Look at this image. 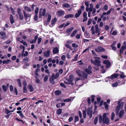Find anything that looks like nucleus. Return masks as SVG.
I'll list each match as a JSON object with an SVG mask.
<instances>
[{
  "instance_id": "obj_64",
  "label": "nucleus",
  "mask_w": 126,
  "mask_h": 126,
  "mask_svg": "<svg viewBox=\"0 0 126 126\" xmlns=\"http://www.w3.org/2000/svg\"><path fill=\"white\" fill-rule=\"evenodd\" d=\"M121 48L123 49V50H125L126 49V45H124L123 46H122Z\"/></svg>"
},
{
  "instance_id": "obj_8",
  "label": "nucleus",
  "mask_w": 126,
  "mask_h": 126,
  "mask_svg": "<svg viewBox=\"0 0 126 126\" xmlns=\"http://www.w3.org/2000/svg\"><path fill=\"white\" fill-rule=\"evenodd\" d=\"M103 63L106 64V67L107 68H108L110 65V63L109 61L108 60H104L103 61Z\"/></svg>"
},
{
  "instance_id": "obj_2",
  "label": "nucleus",
  "mask_w": 126,
  "mask_h": 126,
  "mask_svg": "<svg viewBox=\"0 0 126 126\" xmlns=\"http://www.w3.org/2000/svg\"><path fill=\"white\" fill-rule=\"evenodd\" d=\"M106 113H104L103 115V122L104 123L108 124L109 123V120L108 117H107Z\"/></svg>"
},
{
  "instance_id": "obj_48",
  "label": "nucleus",
  "mask_w": 126,
  "mask_h": 126,
  "mask_svg": "<svg viewBox=\"0 0 126 126\" xmlns=\"http://www.w3.org/2000/svg\"><path fill=\"white\" fill-rule=\"evenodd\" d=\"M108 9V7L107 5H105L103 7V9L107 11Z\"/></svg>"
},
{
  "instance_id": "obj_27",
  "label": "nucleus",
  "mask_w": 126,
  "mask_h": 126,
  "mask_svg": "<svg viewBox=\"0 0 126 126\" xmlns=\"http://www.w3.org/2000/svg\"><path fill=\"white\" fill-rule=\"evenodd\" d=\"M73 27L70 28L66 30V32L67 33H69L71 31H72L73 30Z\"/></svg>"
},
{
  "instance_id": "obj_58",
  "label": "nucleus",
  "mask_w": 126,
  "mask_h": 126,
  "mask_svg": "<svg viewBox=\"0 0 126 126\" xmlns=\"http://www.w3.org/2000/svg\"><path fill=\"white\" fill-rule=\"evenodd\" d=\"M117 32L114 30V31L112 33V35H115L117 34Z\"/></svg>"
},
{
  "instance_id": "obj_10",
  "label": "nucleus",
  "mask_w": 126,
  "mask_h": 126,
  "mask_svg": "<svg viewBox=\"0 0 126 126\" xmlns=\"http://www.w3.org/2000/svg\"><path fill=\"white\" fill-rule=\"evenodd\" d=\"M118 76V75L117 74L115 73L112 75L111 76L108 77V78L109 79H113L117 78Z\"/></svg>"
},
{
  "instance_id": "obj_50",
  "label": "nucleus",
  "mask_w": 126,
  "mask_h": 126,
  "mask_svg": "<svg viewBox=\"0 0 126 126\" xmlns=\"http://www.w3.org/2000/svg\"><path fill=\"white\" fill-rule=\"evenodd\" d=\"M23 92L24 93H27V88L26 86H24L23 88Z\"/></svg>"
},
{
  "instance_id": "obj_57",
  "label": "nucleus",
  "mask_w": 126,
  "mask_h": 126,
  "mask_svg": "<svg viewBox=\"0 0 126 126\" xmlns=\"http://www.w3.org/2000/svg\"><path fill=\"white\" fill-rule=\"evenodd\" d=\"M78 113H79L80 118H82V113H81V111H79Z\"/></svg>"
},
{
  "instance_id": "obj_12",
  "label": "nucleus",
  "mask_w": 126,
  "mask_h": 126,
  "mask_svg": "<svg viewBox=\"0 0 126 126\" xmlns=\"http://www.w3.org/2000/svg\"><path fill=\"white\" fill-rule=\"evenodd\" d=\"M64 11L62 10L58 11H57L58 15L59 16H61L64 14Z\"/></svg>"
},
{
  "instance_id": "obj_55",
  "label": "nucleus",
  "mask_w": 126,
  "mask_h": 126,
  "mask_svg": "<svg viewBox=\"0 0 126 126\" xmlns=\"http://www.w3.org/2000/svg\"><path fill=\"white\" fill-rule=\"evenodd\" d=\"M99 120L100 123H101L102 121H103V119L102 118V117L100 115L99 116Z\"/></svg>"
},
{
  "instance_id": "obj_31",
  "label": "nucleus",
  "mask_w": 126,
  "mask_h": 126,
  "mask_svg": "<svg viewBox=\"0 0 126 126\" xmlns=\"http://www.w3.org/2000/svg\"><path fill=\"white\" fill-rule=\"evenodd\" d=\"M79 80V81L82 82V80L80 79L79 78H76L75 79V83L76 84V82H77Z\"/></svg>"
},
{
  "instance_id": "obj_49",
  "label": "nucleus",
  "mask_w": 126,
  "mask_h": 126,
  "mask_svg": "<svg viewBox=\"0 0 126 126\" xmlns=\"http://www.w3.org/2000/svg\"><path fill=\"white\" fill-rule=\"evenodd\" d=\"M23 60L25 62H26L29 61V59L27 57H26L24 59H23Z\"/></svg>"
},
{
  "instance_id": "obj_25",
  "label": "nucleus",
  "mask_w": 126,
  "mask_h": 126,
  "mask_svg": "<svg viewBox=\"0 0 126 126\" xmlns=\"http://www.w3.org/2000/svg\"><path fill=\"white\" fill-rule=\"evenodd\" d=\"M92 110L91 109H89L87 110V114L89 115L90 114H92Z\"/></svg>"
},
{
  "instance_id": "obj_4",
  "label": "nucleus",
  "mask_w": 126,
  "mask_h": 126,
  "mask_svg": "<svg viewBox=\"0 0 126 126\" xmlns=\"http://www.w3.org/2000/svg\"><path fill=\"white\" fill-rule=\"evenodd\" d=\"M92 67L90 65H88V68H85V71L88 74H91L92 73Z\"/></svg>"
},
{
  "instance_id": "obj_29",
  "label": "nucleus",
  "mask_w": 126,
  "mask_h": 126,
  "mask_svg": "<svg viewBox=\"0 0 126 126\" xmlns=\"http://www.w3.org/2000/svg\"><path fill=\"white\" fill-rule=\"evenodd\" d=\"M77 32V31L76 30H75L74 31L72 32L71 34V37H73L76 34Z\"/></svg>"
},
{
  "instance_id": "obj_42",
  "label": "nucleus",
  "mask_w": 126,
  "mask_h": 126,
  "mask_svg": "<svg viewBox=\"0 0 126 126\" xmlns=\"http://www.w3.org/2000/svg\"><path fill=\"white\" fill-rule=\"evenodd\" d=\"M10 92H13V87L12 85H10Z\"/></svg>"
},
{
  "instance_id": "obj_61",
  "label": "nucleus",
  "mask_w": 126,
  "mask_h": 126,
  "mask_svg": "<svg viewBox=\"0 0 126 126\" xmlns=\"http://www.w3.org/2000/svg\"><path fill=\"white\" fill-rule=\"evenodd\" d=\"M56 106L58 108H59L62 106L61 103H59L56 105Z\"/></svg>"
},
{
  "instance_id": "obj_15",
  "label": "nucleus",
  "mask_w": 126,
  "mask_h": 126,
  "mask_svg": "<svg viewBox=\"0 0 126 126\" xmlns=\"http://www.w3.org/2000/svg\"><path fill=\"white\" fill-rule=\"evenodd\" d=\"M28 89H29L30 92H32L33 91L34 89L31 84H29L28 86Z\"/></svg>"
},
{
  "instance_id": "obj_46",
  "label": "nucleus",
  "mask_w": 126,
  "mask_h": 126,
  "mask_svg": "<svg viewBox=\"0 0 126 126\" xmlns=\"http://www.w3.org/2000/svg\"><path fill=\"white\" fill-rule=\"evenodd\" d=\"M55 93L56 95H58L60 94L61 93V92L60 91H55Z\"/></svg>"
},
{
  "instance_id": "obj_52",
  "label": "nucleus",
  "mask_w": 126,
  "mask_h": 126,
  "mask_svg": "<svg viewBox=\"0 0 126 126\" xmlns=\"http://www.w3.org/2000/svg\"><path fill=\"white\" fill-rule=\"evenodd\" d=\"M48 79V77L47 76H46L44 77V80L45 81H47Z\"/></svg>"
},
{
  "instance_id": "obj_51",
  "label": "nucleus",
  "mask_w": 126,
  "mask_h": 126,
  "mask_svg": "<svg viewBox=\"0 0 126 126\" xmlns=\"http://www.w3.org/2000/svg\"><path fill=\"white\" fill-rule=\"evenodd\" d=\"M61 59L63 61H65V56L64 55H63L61 57Z\"/></svg>"
},
{
  "instance_id": "obj_11",
  "label": "nucleus",
  "mask_w": 126,
  "mask_h": 126,
  "mask_svg": "<svg viewBox=\"0 0 126 126\" xmlns=\"http://www.w3.org/2000/svg\"><path fill=\"white\" fill-rule=\"evenodd\" d=\"M96 51L97 52H99L101 51H103L104 50V49L103 47H98L97 48L95 49Z\"/></svg>"
},
{
  "instance_id": "obj_6",
  "label": "nucleus",
  "mask_w": 126,
  "mask_h": 126,
  "mask_svg": "<svg viewBox=\"0 0 126 126\" xmlns=\"http://www.w3.org/2000/svg\"><path fill=\"white\" fill-rule=\"evenodd\" d=\"M38 8L37 7L35 9V15L34 17V19L35 20H36L38 18L37 14L38 11Z\"/></svg>"
},
{
  "instance_id": "obj_26",
  "label": "nucleus",
  "mask_w": 126,
  "mask_h": 126,
  "mask_svg": "<svg viewBox=\"0 0 126 126\" xmlns=\"http://www.w3.org/2000/svg\"><path fill=\"white\" fill-rule=\"evenodd\" d=\"M90 8H89L90 9V11L92 12L93 10V8L94 7V5L92 4H90Z\"/></svg>"
},
{
  "instance_id": "obj_21",
  "label": "nucleus",
  "mask_w": 126,
  "mask_h": 126,
  "mask_svg": "<svg viewBox=\"0 0 126 126\" xmlns=\"http://www.w3.org/2000/svg\"><path fill=\"white\" fill-rule=\"evenodd\" d=\"M74 15L72 14H68L65 15L64 17L65 18H68L69 17H73Z\"/></svg>"
},
{
  "instance_id": "obj_40",
  "label": "nucleus",
  "mask_w": 126,
  "mask_h": 126,
  "mask_svg": "<svg viewBox=\"0 0 126 126\" xmlns=\"http://www.w3.org/2000/svg\"><path fill=\"white\" fill-rule=\"evenodd\" d=\"M56 20L55 18L52 19L51 21V24L52 25L54 24L56 22Z\"/></svg>"
},
{
  "instance_id": "obj_37",
  "label": "nucleus",
  "mask_w": 126,
  "mask_h": 126,
  "mask_svg": "<svg viewBox=\"0 0 126 126\" xmlns=\"http://www.w3.org/2000/svg\"><path fill=\"white\" fill-rule=\"evenodd\" d=\"M75 122L78 121L79 120V117L78 116H75Z\"/></svg>"
},
{
  "instance_id": "obj_7",
  "label": "nucleus",
  "mask_w": 126,
  "mask_h": 126,
  "mask_svg": "<svg viewBox=\"0 0 126 126\" xmlns=\"http://www.w3.org/2000/svg\"><path fill=\"white\" fill-rule=\"evenodd\" d=\"M18 14L19 15V18L20 19L22 20L23 18V16L21 12V10L20 8H18Z\"/></svg>"
},
{
  "instance_id": "obj_33",
  "label": "nucleus",
  "mask_w": 126,
  "mask_h": 126,
  "mask_svg": "<svg viewBox=\"0 0 126 126\" xmlns=\"http://www.w3.org/2000/svg\"><path fill=\"white\" fill-rule=\"evenodd\" d=\"M17 81L18 83V84L19 85V87H21L22 86V85L20 79H17Z\"/></svg>"
},
{
  "instance_id": "obj_59",
  "label": "nucleus",
  "mask_w": 126,
  "mask_h": 126,
  "mask_svg": "<svg viewBox=\"0 0 126 126\" xmlns=\"http://www.w3.org/2000/svg\"><path fill=\"white\" fill-rule=\"evenodd\" d=\"M21 42L24 45H25L26 46H27V44L25 41H21Z\"/></svg>"
},
{
  "instance_id": "obj_38",
  "label": "nucleus",
  "mask_w": 126,
  "mask_h": 126,
  "mask_svg": "<svg viewBox=\"0 0 126 126\" xmlns=\"http://www.w3.org/2000/svg\"><path fill=\"white\" fill-rule=\"evenodd\" d=\"M115 115L114 113V112H113L112 113L111 116V119L112 120L114 119V118L115 116Z\"/></svg>"
},
{
  "instance_id": "obj_34",
  "label": "nucleus",
  "mask_w": 126,
  "mask_h": 126,
  "mask_svg": "<svg viewBox=\"0 0 126 126\" xmlns=\"http://www.w3.org/2000/svg\"><path fill=\"white\" fill-rule=\"evenodd\" d=\"M67 80L68 82V84H70L72 85H73V83L72 82V81H73L71 80V79H67Z\"/></svg>"
},
{
  "instance_id": "obj_28",
  "label": "nucleus",
  "mask_w": 126,
  "mask_h": 126,
  "mask_svg": "<svg viewBox=\"0 0 126 126\" xmlns=\"http://www.w3.org/2000/svg\"><path fill=\"white\" fill-rule=\"evenodd\" d=\"M62 112L61 109H59L57 111V113L58 115H60Z\"/></svg>"
},
{
  "instance_id": "obj_56",
  "label": "nucleus",
  "mask_w": 126,
  "mask_h": 126,
  "mask_svg": "<svg viewBox=\"0 0 126 126\" xmlns=\"http://www.w3.org/2000/svg\"><path fill=\"white\" fill-rule=\"evenodd\" d=\"M72 46L74 47H78V45L75 43H73L72 44Z\"/></svg>"
},
{
  "instance_id": "obj_17",
  "label": "nucleus",
  "mask_w": 126,
  "mask_h": 126,
  "mask_svg": "<svg viewBox=\"0 0 126 126\" xmlns=\"http://www.w3.org/2000/svg\"><path fill=\"white\" fill-rule=\"evenodd\" d=\"M124 114V111L123 110H121L119 113V116L120 118H121Z\"/></svg>"
},
{
  "instance_id": "obj_41",
  "label": "nucleus",
  "mask_w": 126,
  "mask_h": 126,
  "mask_svg": "<svg viewBox=\"0 0 126 126\" xmlns=\"http://www.w3.org/2000/svg\"><path fill=\"white\" fill-rule=\"evenodd\" d=\"M98 120V117H95V119L94 120V124L95 125H96L97 124Z\"/></svg>"
},
{
  "instance_id": "obj_3",
  "label": "nucleus",
  "mask_w": 126,
  "mask_h": 126,
  "mask_svg": "<svg viewBox=\"0 0 126 126\" xmlns=\"http://www.w3.org/2000/svg\"><path fill=\"white\" fill-rule=\"evenodd\" d=\"M46 12V9H43L42 8H41L39 11V17H41L42 16H44L45 15Z\"/></svg>"
},
{
  "instance_id": "obj_44",
  "label": "nucleus",
  "mask_w": 126,
  "mask_h": 126,
  "mask_svg": "<svg viewBox=\"0 0 126 126\" xmlns=\"http://www.w3.org/2000/svg\"><path fill=\"white\" fill-rule=\"evenodd\" d=\"M104 105L105 106V107L106 109H107L108 108L109 106L107 104V103L106 102H105L104 103Z\"/></svg>"
},
{
  "instance_id": "obj_23",
  "label": "nucleus",
  "mask_w": 126,
  "mask_h": 126,
  "mask_svg": "<svg viewBox=\"0 0 126 126\" xmlns=\"http://www.w3.org/2000/svg\"><path fill=\"white\" fill-rule=\"evenodd\" d=\"M83 71H81L80 70H78L76 71V72L77 74L79 76H82V72Z\"/></svg>"
},
{
  "instance_id": "obj_39",
  "label": "nucleus",
  "mask_w": 126,
  "mask_h": 126,
  "mask_svg": "<svg viewBox=\"0 0 126 126\" xmlns=\"http://www.w3.org/2000/svg\"><path fill=\"white\" fill-rule=\"evenodd\" d=\"M83 118H85L86 116V111L85 110H84L83 111Z\"/></svg>"
},
{
  "instance_id": "obj_24",
  "label": "nucleus",
  "mask_w": 126,
  "mask_h": 126,
  "mask_svg": "<svg viewBox=\"0 0 126 126\" xmlns=\"http://www.w3.org/2000/svg\"><path fill=\"white\" fill-rule=\"evenodd\" d=\"M63 6L64 7L69 8L70 7V5L67 3H65L63 4Z\"/></svg>"
},
{
  "instance_id": "obj_60",
  "label": "nucleus",
  "mask_w": 126,
  "mask_h": 126,
  "mask_svg": "<svg viewBox=\"0 0 126 126\" xmlns=\"http://www.w3.org/2000/svg\"><path fill=\"white\" fill-rule=\"evenodd\" d=\"M118 85V83L117 82H115L114 83L112 84V86L114 87H117Z\"/></svg>"
},
{
  "instance_id": "obj_30",
  "label": "nucleus",
  "mask_w": 126,
  "mask_h": 126,
  "mask_svg": "<svg viewBox=\"0 0 126 126\" xmlns=\"http://www.w3.org/2000/svg\"><path fill=\"white\" fill-rule=\"evenodd\" d=\"M2 87L3 91L4 92H6L7 91V89L6 86L3 85L2 86Z\"/></svg>"
},
{
  "instance_id": "obj_5",
  "label": "nucleus",
  "mask_w": 126,
  "mask_h": 126,
  "mask_svg": "<svg viewBox=\"0 0 126 126\" xmlns=\"http://www.w3.org/2000/svg\"><path fill=\"white\" fill-rule=\"evenodd\" d=\"M57 79L55 76V74H53L50 77L49 79L50 82L53 84H54L55 83V82L54 80Z\"/></svg>"
},
{
  "instance_id": "obj_9",
  "label": "nucleus",
  "mask_w": 126,
  "mask_h": 126,
  "mask_svg": "<svg viewBox=\"0 0 126 126\" xmlns=\"http://www.w3.org/2000/svg\"><path fill=\"white\" fill-rule=\"evenodd\" d=\"M50 51L49 50L45 51L43 53L44 56L46 57H49L50 55Z\"/></svg>"
},
{
  "instance_id": "obj_36",
  "label": "nucleus",
  "mask_w": 126,
  "mask_h": 126,
  "mask_svg": "<svg viewBox=\"0 0 126 126\" xmlns=\"http://www.w3.org/2000/svg\"><path fill=\"white\" fill-rule=\"evenodd\" d=\"M10 61V60H7L6 61L5 60H4L2 62V63L3 64H7Z\"/></svg>"
},
{
  "instance_id": "obj_1",
  "label": "nucleus",
  "mask_w": 126,
  "mask_h": 126,
  "mask_svg": "<svg viewBox=\"0 0 126 126\" xmlns=\"http://www.w3.org/2000/svg\"><path fill=\"white\" fill-rule=\"evenodd\" d=\"M118 105L116 106V115L118 114L119 111L120 109H122L124 106V102H122L121 103L120 101H119L118 102Z\"/></svg>"
},
{
  "instance_id": "obj_45",
  "label": "nucleus",
  "mask_w": 126,
  "mask_h": 126,
  "mask_svg": "<svg viewBox=\"0 0 126 126\" xmlns=\"http://www.w3.org/2000/svg\"><path fill=\"white\" fill-rule=\"evenodd\" d=\"M14 93H15L16 94V95H17L18 94V92L17 89L16 87H15L14 89Z\"/></svg>"
},
{
  "instance_id": "obj_19",
  "label": "nucleus",
  "mask_w": 126,
  "mask_h": 126,
  "mask_svg": "<svg viewBox=\"0 0 126 126\" xmlns=\"http://www.w3.org/2000/svg\"><path fill=\"white\" fill-rule=\"evenodd\" d=\"M88 76L87 74L84 72L83 71L82 72V76L84 78H87Z\"/></svg>"
},
{
  "instance_id": "obj_63",
  "label": "nucleus",
  "mask_w": 126,
  "mask_h": 126,
  "mask_svg": "<svg viewBox=\"0 0 126 126\" xmlns=\"http://www.w3.org/2000/svg\"><path fill=\"white\" fill-rule=\"evenodd\" d=\"M69 79L73 81L74 78L72 75H70L69 76Z\"/></svg>"
},
{
  "instance_id": "obj_16",
  "label": "nucleus",
  "mask_w": 126,
  "mask_h": 126,
  "mask_svg": "<svg viewBox=\"0 0 126 126\" xmlns=\"http://www.w3.org/2000/svg\"><path fill=\"white\" fill-rule=\"evenodd\" d=\"M23 14L26 20H27L28 17H30V15L29 14H26L24 11L23 12Z\"/></svg>"
},
{
  "instance_id": "obj_32",
  "label": "nucleus",
  "mask_w": 126,
  "mask_h": 126,
  "mask_svg": "<svg viewBox=\"0 0 126 126\" xmlns=\"http://www.w3.org/2000/svg\"><path fill=\"white\" fill-rule=\"evenodd\" d=\"M24 9L29 12H31V9L27 6H25Z\"/></svg>"
},
{
  "instance_id": "obj_53",
  "label": "nucleus",
  "mask_w": 126,
  "mask_h": 126,
  "mask_svg": "<svg viewBox=\"0 0 126 126\" xmlns=\"http://www.w3.org/2000/svg\"><path fill=\"white\" fill-rule=\"evenodd\" d=\"M91 21H92L91 19L90 18V19H89L88 20V22L87 25H90L91 23Z\"/></svg>"
},
{
  "instance_id": "obj_43",
  "label": "nucleus",
  "mask_w": 126,
  "mask_h": 126,
  "mask_svg": "<svg viewBox=\"0 0 126 126\" xmlns=\"http://www.w3.org/2000/svg\"><path fill=\"white\" fill-rule=\"evenodd\" d=\"M6 33L5 32H0V35L1 36L5 35Z\"/></svg>"
},
{
  "instance_id": "obj_18",
  "label": "nucleus",
  "mask_w": 126,
  "mask_h": 126,
  "mask_svg": "<svg viewBox=\"0 0 126 126\" xmlns=\"http://www.w3.org/2000/svg\"><path fill=\"white\" fill-rule=\"evenodd\" d=\"M95 32L98 33L100 31V30L98 28L97 25H96L95 26Z\"/></svg>"
},
{
  "instance_id": "obj_13",
  "label": "nucleus",
  "mask_w": 126,
  "mask_h": 126,
  "mask_svg": "<svg viewBox=\"0 0 126 126\" xmlns=\"http://www.w3.org/2000/svg\"><path fill=\"white\" fill-rule=\"evenodd\" d=\"M82 11L81 10H79L78 11L77 13L75 15V16L76 18H78V17L81 14Z\"/></svg>"
},
{
  "instance_id": "obj_47",
  "label": "nucleus",
  "mask_w": 126,
  "mask_h": 126,
  "mask_svg": "<svg viewBox=\"0 0 126 126\" xmlns=\"http://www.w3.org/2000/svg\"><path fill=\"white\" fill-rule=\"evenodd\" d=\"M51 16L50 15H49L48 16L47 21L48 22H49L50 21L51 19Z\"/></svg>"
},
{
  "instance_id": "obj_22",
  "label": "nucleus",
  "mask_w": 126,
  "mask_h": 126,
  "mask_svg": "<svg viewBox=\"0 0 126 126\" xmlns=\"http://www.w3.org/2000/svg\"><path fill=\"white\" fill-rule=\"evenodd\" d=\"M10 22L12 24L14 23V20L13 16L12 15H10Z\"/></svg>"
},
{
  "instance_id": "obj_54",
  "label": "nucleus",
  "mask_w": 126,
  "mask_h": 126,
  "mask_svg": "<svg viewBox=\"0 0 126 126\" xmlns=\"http://www.w3.org/2000/svg\"><path fill=\"white\" fill-rule=\"evenodd\" d=\"M80 34H77L76 36V38L77 39H80Z\"/></svg>"
},
{
  "instance_id": "obj_14",
  "label": "nucleus",
  "mask_w": 126,
  "mask_h": 126,
  "mask_svg": "<svg viewBox=\"0 0 126 126\" xmlns=\"http://www.w3.org/2000/svg\"><path fill=\"white\" fill-rule=\"evenodd\" d=\"M59 50L57 47L54 48L53 50V52L54 54L58 53L59 52Z\"/></svg>"
},
{
  "instance_id": "obj_35",
  "label": "nucleus",
  "mask_w": 126,
  "mask_h": 126,
  "mask_svg": "<svg viewBox=\"0 0 126 126\" xmlns=\"http://www.w3.org/2000/svg\"><path fill=\"white\" fill-rule=\"evenodd\" d=\"M91 30L92 32V33L93 34H94L95 33V32L94 30V27L92 26L91 29Z\"/></svg>"
},
{
  "instance_id": "obj_20",
  "label": "nucleus",
  "mask_w": 126,
  "mask_h": 126,
  "mask_svg": "<svg viewBox=\"0 0 126 126\" xmlns=\"http://www.w3.org/2000/svg\"><path fill=\"white\" fill-rule=\"evenodd\" d=\"M95 61L96 63L95 65H96L98 66H100V61L98 60H95Z\"/></svg>"
},
{
  "instance_id": "obj_62",
  "label": "nucleus",
  "mask_w": 126,
  "mask_h": 126,
  "mask_svg": "<svg viewBox=\"0 0 126 126\" xmlns=\"http://www.w3.org/2000/svg\"><path fill=\"white\" fill-rule=\"evenodd\" d=\"M42 38H39L38 39L37 43L38 44H39L41 41Z\"/></svg>"
}]
</instances>
